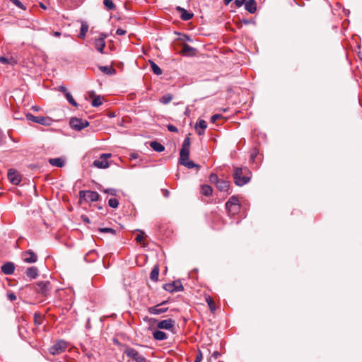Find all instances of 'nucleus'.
Wrapping results in <instances>:
<instances>
[{
	"label": "nucleus",
	"instance_id": "1",
	"mask_svg": "<svg viewBox=\"0 0 362 362\" xmlns=\"http://www.w3.org/2000/svg\"><path fill=\"white\" fill-rule=\"evenodd\" d=\"M252 173L247 167L235 168L233 173L234 182L237 186L242 187L251 180Z\"/></svg>",
	"mask_w": 362,
	"mask_h": 362
},
{
	"label": "nucleus",
	"instance_id": "2",
	"mask_svg": "<svg viewBox=\"0 0 362 362\" xmlns=\"http://www.w3.org/2000/svg\"><path fill=\"white\" fill-rule=\"evenodd\" d=\"M124 354L128 357L134 360L135 362H147V359L143 355L140 354L134 348L127 346L124 350Z\"/></svg>",
	"mask_w": 362,
	"mask_h": 362
},
{
	"label": "nucleus",
	"instance_id": "3",
	"mask_svg": "<svg viewBox=\"0 0 362 362\" xmlns=\"http://www.w3.org/2000/svg\"><path fill=\"white\" fill-rule=\"evenodd\" d=\"M226 209L228 214H235L240 210L239 199L235 196H232L226 203Z\"/></svg>",
	"mask_w": 362,
	"mask_h": 362
},
{
	"label": "nucleus",
	"instance_id": "4",
	"mask_svg": "<svg viewBox=\"0 0 362 362\" xmlns=\"http://www.w3.org/2000/svg\"><path fill=\"white\" fill-rule=\"evenodd\" d=\"M79 197L81 200L87 202H93L99 199L100 195L98 192L94 191L81 190L79 192Z\"/></svg>",
	"mask_w": 362,
	"mask_h": 362
},
{
	"label": "nucleus",
	"instance_id": "5",
	"mask_svg": "<svg viewBox=\"0 0 362 362\" xmlns=\"http://www.w3.org/2000/svg\"><path fill=\"white\" fill-rule=\"evenodd\" d=\"M69 125L72 129L76 131H81L88 127L89 122L78 117H72L69 121Z\"/></svg>",
	"mask_w": 362,
	"mask_h": 362
},
{
	"label": "nucleus",
	"instance_id": "6",
	"mask_svg": "<svg viewBox=\"0 0 362 362\" xmlns=\"http://www.w3.org/2000/svg\"><path fill=\"white\" fill-rule=\"evenodd\" d=\"M67 347V343L64 340H59L56 341L51 347L49 349V351L52 355L59 354Z\"/></svg>",
	"mask_w": 362,
	"mask_h": 362
},
{
	"label": "nucleus",
	"instance_id": "7",
	"mask_svg": "<svg viewBox=\"0 0 362 362\" xmlns=\"http://www.w3.org/2000/svg\"><path fill=\"white\" fill-rule=\"evenodd\" d=\"M26 118L29 121H32L33 122L48 126L51 124V119L48 117L44 116H34L31 113L26 114Z\"/></svg>",
	"mask_w": 362,
	"mask_h": 362
},
{
	"label": "nucleus",
	"instance_id": "8",
	"mask_svg": "<svg viewBox=\"0 0 362 362\" xmlns=\"http://www.w3.org/2000/svg\"><path fill=\"white\" fill-rule=\"evenodd\" d=\"M51 289V284L48 281H39L35 285V291L43 296H47Z\"/></svg>",
	"mask_w": 362,
	"mask_h": 362
},
{
	"label": "nucleus",
	"instance_id": "9",
	"mask_svg": "<svg viewBox=\"0 0 362 362\" xmlns=\"http://www.w3.org/2000/svg\"><path fill=\"white\" fill-rule=\"evenodd\" d=\"M163 288L170 293L182 291L184 289L183 286L180 281H174L173 283L165 284L163 286Z\"/></svg>",
	"mask_w": 362,
	"mask_h": 362
},
{
	"label": "nucleus",
	"instance_id": "10",
	"mask_svg": "<svg viewBox=\"0 0 362 362\" xmlns=\"http://www.w3.org/2000/svg\"><path fill=\"white\" fill-rule=\"evenodd\" d=\"M107 37V35L101 33L100 37L95 40L94 45L95 48L101 54L104 53V48L105 47V39Z\"/></svg>",
	"mask_w": 362,
	"mask_h": 362
},
{
	"label": "nucleus",
	"instance_id": "11",
	"mask_svg": "<svg viewBox=\"0 0 362 362\" xmlns=\"http://www.w3.org/2000/svg\"><path fill=\"white\" fill-rule=\"evenodd\" d=\"M189 146H190V139L186 137L182 144V148L180 151V156L183 158H187L189 156Z\"/></svg>",
	"mask_w": 362,
	"mask_h": 362
},
{
	"label": "nucleus",
	"instance_id": "12",
	"mask_svg": "<svg viewBox=\"0 0 362 362\" xmlns=\"http://www.w3.org/2000/svg\"><path fill=\"white\" fill-rule=\"evenodd\" d=\"M175 320L169 318L166 320H161L158 322L157 327L160 329H167L170 330L175 327Z\"/></svg>",
	"mask_w": 362,
	"mask_h": 362
},
{
	"label": "nucleus",
	"instance_id": "13",
	"mask_svg": "<svg viewBox=\"0 0 362 362\" xmlns=\"http://www.w3.org/2000/svg\"><path fill=\"white\" fill-rule=\"evenodd\" d=\"M22 257L23 261L26 263H35L37 260V255L30 250L23 252L22 253Z\"/></svg>",
	"mask_w": 362,
	"mask_h": 362
},
{
	"label": "nucleus",
	"instance_id": "14",
	"mask_svg": "<svg viewBox=\"0 0 362 362\" xmlns=\"http://www.w3.org/2000/svg\"><path fill=\"white\" fill-rule=\"evenodd\" d=\"M165 303H166V301H163L160 304L156 305L155 306L149 307L148 308V312L151 315H160V314L165 313L168 308L167 307H165V308L161 307Z\"/></svg>",
	"mask_w": 362,
	"mask_h": 362
},
{
	"label": "nucleus",
	"instance_id": "15",
	"mask_svg": "<svg viewBox=\"0 0 362 362\" xmlns=\"http://www.w3.org/2000/svg\"><path fill=\"white\" fill-rule=\"evenodd\" d=\"M8 178L9 181L13 185H18L21 181L20 175L13 169L8 170Z\"/></svg>",
	"mask_w": 362,
	"mask_h": 362
},
{
	"label": "nucleus",
	"instance_id": "16",
	"mask_svg": "<svg viewBox=\"0 0 362 362\" xmlns=\"http://www.w3.org/2000/svg\"><path fill=\"white\" fill-rule=\"evenodd\" d=\"M179 163H180V164L187 167L189 169H192L194 168H199V165L197 164H195L193 161L189 160V157L185 158L180 156Z\"/></svg>",
	"mask_w": 362,
	"mask_h": 362
},
{
	"label": "nucleus",
	"instance_id": "17",
	"mask_svg": "<svg viewBox=\"0 0 362 362\" xmlns=\"http://www.w3.org/2000/svg\"><path fill=\"white\" fill-rule=\"evenodd\" d=\"M176 10L178 12H180V18L182 21H189L191 18H192V17L194 16L192 13L187 11L186 9L180 7V6H177L176 7Z\"/></svg>",
	"mask_w": 362,
	"mask_h": 362
},
{
	"label": "nucleus",
	"instance_id": "18",
	"mask_svg": "<svg viewBox=\"0 0 362 362\" xmlns=\"http://www.w3.org/2000/svg\"><path fill=\"white\" fill-rule=\"evenodd\" d=\"M93 166L100 169H105L109 167V163L107 160L100 156L98 159L93 161Z\"/></svg>",
	"mask_w": 362,
	"mask_h": 362
},
{
	"label": "nucleus",
	"instance_id": "19",
	"mask_svg": "<svg viewBox=\"0 0 362 362\" xmlns=\"http://www.w3.org/2000/svg\"><path fill=\"white\" fill-rule=\"evenodd\" d=\"M1 272L6 275L12 274L15 270V265L13 262H6L1 267Z\"/></svg>",
	"mask_w": 362,
	"mask_h": 362
},
{
	"label": "nucleus",
	"instance_id": "20",
	"mask_svg": "<svg viewBox=\"0 0 362 362\" xmlns=\"http://www.w3.org/2000/svg\"><path fill=\"white\" fill-rule=\"evenodd\" d=\"M216 186L218 188V189L221 192H228V194L230 193L229 192V189H230L229 181H227L225 180H220Z\"/></svg>",
	"mask_w": 362,
	"mask_h": 362
},
{
	"label": "nucleus",
	"instance_id": "21",
	"mask_svg": "<svg viewBox=\"0 0 362 362\" xmlns=\"http://www.w3.org/2000/svg\"><path fill=\"white\" fill-rule=\"evenodd\" d=\"M197 49L187 44H184L182 47V53L184 56H193Z\"/></svg>",
	"mask_w": 362,
	"mask_h": 362
},
{
	"label": "nucleus",
	"instance_id": "22",
	"mask_svg": "<svg viewBox=\"0 0 362 362\" xmlns=\"http://www.w3.org/2000/svg\"><path fill=\"white\" fill-rule=\"evenodd\" d=\"M245 8L250 13H254L257 10V4L255 0H248L245 3Z\"/></svg>",
	"mask_w": 362,
	"mask_h": 362
},
{
	"label": "nucleus",
	"instance_id": "23",
	"mask_svg": "<svg viewBox=\"0 0 362 362\" xmlns=\"http://www.w3.org/2000/svg\"><path fill=\"white\" fill-rule=\"evenodd\" d=\"M90 97H94L93 100L91 102V105L93 107H99L103 104V97L101 95H97L95 97V92L90 91L89 93Z\"/></svg>",
	"mask_w": 362,
	"mask_h": 362
},
{
	"label": "nucleus",
	"instance_id": "24",
	"mask_svg": "<svg viewBox=\"0 0 362 362\" xmlns=\"http://www.w3.org/2000/svg\"><path fill=\"white\" fill-rule=\"evenodd\" d=\"M207 127V124L206 122L203 120V119H199L196 125H195V128L197 131V134L199 135H202L204 134V129Z\"/></svg>",
	"mask_w": 362,
	"mask_h": 362
},
{
	"label": "nucleus",
	"instance_id": "25",
	"mask_svg": "<svg viewBox=\"0 0 362 362\" xmlns=\"http://www.w3.org/2000/svg\"><path fill=\"white\" fill-rule=\"evenodd\" d=\"M49 163L52 166L62 168L64 165L65 161L62 158H49Z\"/></svg>",
	"mask_w": 362,
	"mask_h": 362
},
{
	"label": "nucleus",
	"instance_id": "26",
	"mask_svg": "<svg viewBox=\"0 0 362 362\" xmlns=\"http://www.w3.org/2000/svg\"><path fill=\"white\" fill-rule=\"evenodd\" d=\"M98 257L97 251L95 250H90L84 257L85 261L88 262H94Z\"/></svg>",
	"mask_w": 362,
	"mask_h": 362
},
{
	"label": "nucleus",
	"instance_id": "27",
	"mask_svg": "<svg viewBox=\"0 0 362 362\" xmlns=\"http://www.w3.org/2000/svg\"><path fill=\"white\" fill-rule=\"evenodd\" d=\"M26 276L30 279H35L38 275V269L35 267H31L26 270Z\"/></svg>",
	"mask_w": 362,
	"mask_h": 362
},
{
	"label": "nucleus",
	"instance_id": "28",
	"mask_svg": "<svg viewBox=\"0 0 362 362\" xmlns=\"http://www.w3.org/2000/svg\"><path fill=\"white\" fill-rule=\"evenodd\" d=\"M153 337L156 340L158 341H163L167 339V334L160 329L155 330L153 332Z\"/></svg>",
	"mask_w": 362,
	"mask_h": 362
},
{
	"label": "nucleus",
	"instance_id": "29",
	"mask_svg": "<svg viewBox=\"0 0 362 362\" xmlns=\"http://www.w3.org/2000/svg\"><path fill=\"white\" fill-rule=\"evenodd\" d=\"M99 69L102 72H103L104 74H105L107 75H109V76H112V75H115L116 74L115 69H114L112 66H99Z\"/></svg>",
	"mask_w": 362,
	"mask_h": 362
},
{
	"label": "nucleus",
	"instance_id": "30",
	"mask_svg": "<svg viewBox=\"0 0 362 362\" xmlns=\"http://www.w3.org/2000/svg\"><path fill=\"white\" fill-rule=\"evenodd\" d=\"M150 146L156 152H163L165 150L164 146L156 141H151Z\"/></svg>",
	"mask_w": 362,
	"mask_h": 362
},
{
	"label": "nucleus",
	"instance_id": "31",
	"mask_svg": "<svg viewBox=\"0 0 362 362\" xmlns=\"http://www.w3.org/2000/svg\"><path fill=\"white\" fill-rule=\"evenodd\" d=\"M88 30V25L86 22H82L81 26L80 28V33L78 35V37L81 39H84L86 35Z\"/></svg>",
	"mask_w": 362,
	"mask_h": 362
},
{
	"label": "nucleus",
	"instance_id": "32",
	"mask_svg": "<svg viewBox=\"0 0 362 362\" xmlns=\"http://www.w3.org/2000/svg\"><path fill=\"white\" fill-rule=\"evenodd\" d=\"M212 192H213V189H212L211 187L209 185H204L201 187V192L206 197L211 195Z\"/></svg>",
	"mask_w": 362,
	"mask_h": 362
},
{
	"label": "nucleus",
	"instance_id": "33",
	"mask_svg": "<svg viewBox=\"0 0 362 362\" xmlns=\"http://www.w3.org/2000/svg\"><path fill=\"white\" fill-rule=\"evenodd\" d=\"M159 269L158 266L154 267L150 274V278L152 281H156L158 279Z\"/></svg>",
	"mask_w": 362,
	"mask_h": 362
},
{
	"label": "nucleus",
	"instance_id": "34",
	"mask_svg": "<svg viewBox=\"0 0 362 362\" xmlns=\"http://www.w3.org/2000/svg\"><path fill=\"white\" fill-rule=\"evenodd\" d=\"M150 64H151V70L152 71L156 74V75H160L162 74V69L153 61H150Z\"/></svg>",
	"mask_w": 362,
	"mask_h": 362
},
{
	"label": "nucleus",
	"instance_id": "35",
	"mask_svg": "<svg viewBox=\"0 0 362 362\" xmlns=\"http://www.w3.org/2000/svg\"><path fill=\"white\" fill-rule=\"evenodd\" d=\"M173 97L172 94L168 93V94L163 95L160 98V102L163 105H167L173 100Z\"/></svg>",
	"mask_w": 362,
	"mask_h": 362
},
{
	"label": "nucleus",
	"instance_id": "36",
	"mask_svg": "<svg viewBox=\"0 0 362 362\" xmlns=\"http://www.w3.org/2000/svg\"><path fill=\"white\" fill-rule=\"evenodd\" d=\"M103 4L108 11L113 10L115 8V5L112 0H104Z\"/></svg>",
	"mask_w": 362,
	"mask_h": 362
},
{
	"label": "nucleus",
	"instance_id": "37",
	"mask_svg": "<svg viewBox=\"0 0 362 362\" xmlns=\"http://www.w3.org/2000/svg\"><path fill=\"white\" fill-rule=\"evenodd\" d=\"M99 189L100 191H102V189L100 188H99ZM103 192L104 193L107 194L111 196H116L118 191H117V189H116L115 188H107V189H103Z\"/></svg>",
	"mask_w": 362,
	"mask_h": 362
},
{
	"label": "nucleus",
	"instance_id": "38",
	"mask_svg": "<svg viewBox=\"0 0 362 362\" xmlns=\"http://www.w3.org/2000/svg\"><path fill=\"white\" fill-rule=\"evenodd\" d=\"M65 97L66 98V100L69 101V103L70 104H71L74 107H77L78 106V103H76V101L74 99L73 96L71 95V94L69 92L67 93L66 95H65Z\"/></svg>",
	"mask_w": 362,
	"mask_h": 362
},
{
	"label": "nucleus",
	"instance_id": "39",
	"mask_svg": "<svg viewBox=\"0 0 362 362\" xmlns=\"http://www.w3.org/2000/svg\"><path fill=\"white\" fill-rule=\"evenodd\" d=\"M108 205L111 208L116 209L118 207L119 201L115 198H111L108 200Z\"/></svg>",
	"mask_w": 362,
	"mask_h": 362
},
{
	"label": "nucleus",
	"instance_id": "40",
	"mask_svg": "<svg viewBox=\"0 0 362 362\" xmlns=\"http://www.w3.org/2000/svg\"><path fill=\"white\" fill-rule=\"evenodd\" d=\"M42 321V316L40 313H35L34 314L35 324L37 325H41Z\"/></svg>",
	"mask_w": 362,
	"mask_h": 362
},
{
	"label": "nucleus",
	"instance_id": "41",
	"mask_svg": "<svg viewBox=\"0 0 362 362\" xmlns=\"http://www.w3.org/2000/svg\"><path fill=\"white\" fill-rule=\"evenodd\" d=\"M219 180H220V179L218 178V177L216 174L211 173L209 175V181L211 183L216 184V185L217 183L219 182Z\"/></svg>",
	"mask_w": 362,
	"mask_h": 362
},
{
	"label": "nucleus",
	"instance_id": "42",
	"mask_svg": "<svg viewBox=\"0 0 362 362\" xmlns=\"http://www.w3.org/2000/svg\"><path fill=\"white\" fill-rule=\"evenodd\" d=\"M206 301L210 308L211 310H215V306H214V300L213 299L210 297V296H207L206 298Z\"/></svg>",
	"mask_w": 362,
	"mask_h": 362
},
{
	"label": "nucleus",
	"instance_id": "43",
	"mask_svg": "<svg viewBox=\"0 0 362 362\" xmlns=\"http://www.w3.org/2000/svg\"><path fill=\"white\" fill-rule=\"evenodd\" d=\"M99 231L101 233H110L112 234H115L116 233L115 230L111 228H100Z\"/></svg>",
	"mask_w": 362,
	"mask_h": 362
},
{
	"label": "nucleus",
	"instance_id": "44",
	"mask_svg": "<svg viewBox=\"0 0 362 362\" xmlns=\"http://www.w3.org/2000/svg\"><path fill=\"white\" fill-rule=\"evenodd\" d=\"M18 8L25 10V6L19 0H10Z\"/></svg>",
	"mask_w": 362,
	"mask_h": 362
},
{
	"label": "nucleus",
	"instance_id": "45",
	"mask_svg": "<svg viewBox=\"0 0 362 362\" xmlns=\"http://www.w3.org/2000/svg\"><path fill=\"white\" fill-rule=\"evenodd\" d=\"M13 59V58H7L5 57H0V62L6 64H10L11 62H12Z\"/></svg>",
	"mask_w": 362,
	"mask_h": 362
},
{
	"label": "nucleus",
	"instance_id": "46",
	"mask_svg": "<svg viewBox=\"0 0 362 362\" xmlns=\"http://www.w3.org/2000/svg\"><path fill=\"white\" fill-rule=\"evenodd\" d=\"M7 299L10 301H13L16 299V296L13 292H9L7 293Z\"/></svg>",
	"mask_w": 362,
	"mask_h": 362
},
{
	"label": "nucleus",
	"instance_id": "47",
	"mask_svg": "<svg viewBox=\"0 0 362 362\" xmlns=\"http://www.w3.org/2000/svg\"><path fill=\"white\" fill-rule=\"evenodd\" d=\"M167 128H168V130L171 132L177 133L178 132V129L173 124H168L167 126Z\"/></svg>",
	"mask_w": 362,
	"mask_h": 362
},
{
	"label": "nucleus",
	"instance_id": "48",
	"mask_svg": "<svg viewBox=\"0 0 362 362\" xmlns=\"http://www.w3.org/2000/svg\"><path fill=\"white\" fill-rule=\"evenodd\" d=\"M220 118H222V115H219V114H216V115H214L211 117V122L214 123L216 122L218 119H219Z\"/></svg>",
	"mask_w": 362,
	"mask_h": 362
},
{
	"label": "nucleus",
	"instance_id": "49",
	"mask_svg": "<svg viewBox=\"0 0 362 362\" xmlns=\"http://www.w3.org/2000/svg\"><path fill=\"white\" fill-rule=\"evenodd\" d=\"M144 233L141 231L140 233L136 235V240L137 243H141L144 239Z\"/></svg>",
	"mask_w": 362,
	"mask_h": 362
},
{
	"label": "nucleus",
	"instance_id": "50",
	"mask_svg": "<svg viewBox=\"0 0 362 362\" xmlns=\"http://www.w3.org/2000/svg\"><path fill=\"white\" fill-rule=\"evenodd\" d=\"M245 1V0H235L234 3H235L236 7L240 8L243 5Z\"/></svg>",
	"mask_w": 362,
	"mask_h": 362
},
{
	"label": "nucleus",
	"instance_id": "51",
	"mask_svg": "<svg viewBox=\"0 0 362 362\" xmlns=\"http://www.w3.org/2000/svg\"><path fill=\"white\" fill-rule=\"evenodd\" d=\"M58 90L63 93L64 94V95L69 93V91L67 90L66 88L64 86H60L59 88H58Z\"/></svg>",
	"mask_w": 362,
	"mask_h": 362
},
{
	"label": "nucleus",
	"instance_id": "52",
	"mask_svg": "<svg viewBox=\"0 0 362 362\" xmlns=\"http://www.w3.org/2000/svg\"><path fill=\"white\" fill-rule=\"evenodd\" d=\"M127 33V31L122 28H117L116 30V34L118 35H123Z\"/></svg>",
	"mask_w": 362,
	"mask_h": 362
},
{
	"label": "nucleus",
	"instance_id": "53",
	"mask_svg": "<svg viewBox=\"0 0 362 362\" xmlns=\"http://www.w3.org/2000/svg\"><path fill=\"white\" fill-rule=\"evenodd\" d=\"M202 358V353L200 352L199 354H197L196 359L194 362H201Z\"/></svg>",
	"mask_w": 362,
	"mask_h": 362
},
{
	"label": "nucleus",
	"instance_id": "54",
	"mask_svg": "<svg viewBox=\"0 0 362 362\" xmlns=\"http://www.w3.org/2000/svg\"><path fill=\"white\" fill-rule=\"evenodd\" d=\"M182 40L183 41H192L190 37L188 35H183V37H182Z\"/></svg>",
	"mask_w": 362,
	"mask_h": 362
},
{
	"label": "nucleus",
	"instance_id": "55",
	"mask_svg": "<svg viewBox=\"0 0 362 362\" xmlns=\"http://www.w3.org/2000/svg\"><path fill=\"white\" fill-rule=\"evenodd\" d=\"M220 353L217 351H214L213 354H212V357L214 358V359H217L219 356H220Z\"/></svg>",
	"mask_w": 362,
	"mask_h": 362
},
{
	"label": "nucleus",
	"instance_id": "56",
	"mask_svg": "<svg viewBox=\"0 0 362 362\" xmlns=\"http://www.w3.org/2000/svg\"><path fill=\"white\" fill-rule=\"evenodd\" d=\"M100 156H101V158H103L105 160H107V158L111 157V154L110 153H103V154L100 155Z\"/></svg>",
	"mask_w": 362,
	"mask_h": 362
},
{
	"label": "nucleus",
	"instance_id": "57",
	"mask_svg": "<svg viewBox=\"0 0 362 362\" xmlns=\"http://www.w3.org/2000/svg\"><path fill=\"white\" fill-rule=\"evenodd\" d=\"M163 195L165 197H168L170 195V192L168 189H163Z\"/></svg>",
	"mask_w": 362,
	"mask_h": 362
},
{
	"label": "nucleus",
	"instance_id": "58",
	"mask_svg": "<svg viewBox=\"0 0 362 362\" xmlns=\"http://www.w3.org/2000/svg\"><path fill=\"white\" fill-rule=\"evenodd\" d=\"M256 156H257V153H256V152H255V151L254 152H252V153H251V156H250V157H251V160H255V157H256Z\"/></svg>",
	"mask_w": 362,
	"mask_h": 362
},
{
	"label": "nucleus",
	"instance_id": "59",
	"mask_svg": "<svg viewBox=\"0 0 362 362\" xmlns=\"http://www.w3.org/2000/svg\"><path fill=\"white\" fill-rule=\"evenodd\" d=\"M54 35L56 37H59L61 35V33L56 31L54 33Z\"/></svg>",
	"mask_w": 362,
	"mask_h": 362
},
{
	"label": "nucleus",
	"instance_id": "60",
	"mask_svg": "<svg viewBox=\"0 0 362 362\" xmlns=\"http://www.w3.org/2000/svg\"><path fill=\"white\" fill-rule=\"evenodd\" d=\"M83 220L85 222H87V223L89 222V218L88 217H86V216H85V217L83 216Z\"/></svg>",
	"mask_w": 362,
	"mask_h": 362
},
{
	"label": "nucleus",
	"instance_id": "61",
	"mask_svg": "<svg viewBox=\"0 0 362 362\" xmlns=\"http://www.w3.org/2000/svg\"><path fill=\"white\" fill-rule=\"evenodd\" d=\"M131 157H132V158H134V159H136V158H137V155H136V153H132V154L131 155Z\"/></svg>",
	"mask_w": 362,
	"mask_h": 362
},
{
	"label": "nucleus",
	"instance_id": "62",
	"mask_svg": "<svg viewBox=\"0 0 362 362\" xmlns=\"http://www.w3.org/2000/svg\"><path fill=\"white\" fill-rule=\"evenodd\" d=\"M185 114L186 115H189V110L188 107H187V109H186V110H185Z\"/></svg>",
	"mask_w": 362,
	"mask_h": 362
},
{
	"label": "nucleus",
	"instance_id": "63",
	"mask_svg": "<svg viewBox=\"0 0 362 362\" xmlns=\"http://www.w3.org/2000/svg\"><path fill=\"white\" fill-rule=\"evenodd\" d=\"M233 0H224V2L226 5H228L230 2H231Z\"/></svg>",
	"mask_w": 362,
	"mask_h": 362
},
{
	"label": "nucleus",
	"instance_id": "64",
	"mask_svg": "<svg viewBox=\"0 0 362 362\" xmlns=\"http://www.w3.org/2000/svg\"><path fill=\"white\" fill-rule=\"evenodd\" d=\"M33 109L34 110H35V111H37V110H39V107H37V106H33Z\"/></svg>",
	"mask_w": 362,
	"mask_h": 362
}]
</instances>
